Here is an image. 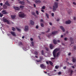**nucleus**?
Returning a JSON list of instances; mask_svg holds the SVG:
<instances>
[{"label":"nucleus","instance_id":"1","mask_svg":"<svg viewBox=\"0 0 76 76\" xmlns=\"http://www.w3.org/2000/svg\"><path fill=\"white\" fill-rule=\"evenodd\" d=\"M59 51V49L58 48H56L53 50V57L55 58L56 57V53H57V51Z\"/></svg>","mask_w":76,"mask_h":76},{"label":"nucleus","instance_id":"2","mask_svg":"<svg viewBox=\"0 0 76 76\" xmlns=\"http://www.w3.org/2000/svg\"><path fill=\"white\" fill-rule=\"evenodd\" d=\"M53 12H55L56 10V9L58 8V4L57 2H55L54 3V6H53Z\"/></svg>","mask_w":76,"mask_h":76},{"label":"nucleus","instance_id":"3","mask_svg":"<svg viewBox=\"0 0 76 76\" xmlns=\"http://www.w3.org/2000/svg\"><path fill=\"white\" fill-rule=\"evenodd\" d=\"M19 13H20V14H19V16L20 18H25V17L26 16V15H25V14L22 12H19Z\"/></svg>","mask_w":76,"mask_h":76},{"label":"nucleus","instance_id":"4","mask_svg":"<svg viewBox=\"0 0 76 76\" xmlns=\"http://www.w3.org/2000/svg\"><path fill=\"white\" fill-rule=\"evenodd\" d=\"M3 21L4 22H7V23L8 24H9V23H10L9 21L8 20H7V19H6V18H3Z\"/></svg>","mask_w":76,"mask_h":76},{"label":"nucleus","instance_id":"5","mask_svg":"<svg viewBox=\"0 0 76 76\" xmlns=\"http://www.w3.org/2000/svg\"><path fill=\"white\" fill-rule=\"evenodd\" d=\"M2 13H3L4 15H6L8 13L7 12V11L5 10H4L1 11Z\"/></svg>","mask_w":76,"mask_h":76},{"label":"nucleus","instance_id":"6","mask_svg":"<svg viewBox=\"0 0 76 76\" xmlns=\"http://www.w3.org/2000/svg\"><path fill=\"white\" fill-rule=\"evenodd\" d=\"M71 23H72V21L70 20H68L67 21H65L66 24H70Z\"/></svg>","mask_w":76,"mask_h":76},{"label":"nucleus","instance_id":"7","mask_svg":"<svg viewBox=\"0 0 76 76\" xmlns=\"http://www.w3.org/2000/svg\"><path fill=\"white\" fill-rule=\"evenodd\" d=\"M25 31H27L28 30H29V27H28V26H25V28L24 29Z\"/></svg>","mask_w":76,"mask_h":76},{"label":"nucleus","instance_id":"8","mask_svg":"<svg viewBox=\"0 0 76 76\" xmlns=\"http://www.w3.org/2000/svg\"><path fill=\"white\" fill-rule=\"evenodd\" d=\"M58 34V31H53L52 33V34H53V35H56V34Z\"/></svg>","mask_w":76,"mask_h":76},{"label":"nucleus","instance_id":"9","mask_svg":"<svg viewBox=\"0 0 76 76\" xmlns=\"http://www.w3.org/2000/svg\"><path fill=\"white\" fill-rule=\"evenodd\" d=\"M10 33L14 37H16V34H15V32L14 31H11Z\"/></svg>","mask_w":76,"mask_h":76},{"label":"nucleus","instance_id":"10","mask_svg":"<svg viewBox=\"0 0 76 76\" xmlns=\"http://www.w3.org/2000/svg\"><path fill=\"white\" fill-rule=\"evenodd\" d=\"M49 46L50 49H53V48H54V45H53L52 44H50Z\"/></svg>","mask_w":76,"mask_h":76},{"label":"nucleus","instance_id":"11","mask_svg":"<svg viewBox=\"0 0 76 76\" xmlns=\"http://www.w3.org/2000/svg\"><path fill=\"white\" fill-rule=\"evenodd\" d=\"M60 27L61 29V30H62V31H63V32H64V31H65V29H64V27H63V26H61Z\"/></svg>","mask_w":76,"mask_h":76},{"label":"nucleus","instance_id":"12","mask_svg":"<svg viewBox=\"0 0 76 76\" xmlns=\"http://www.w3.org/2000/svg\"><path fill=\"white\" fill-rule=\"evenodd\" d=\"M40 67L41 68H45L46 66L44 64H42L40 65Z\"/></svg>","mask_w":76,"mask_h":76},{"label":"nucleus","instance_id":"13","mask_svg":"<svg viewBox=\"0 0 76 76\" xmlns=\"http://www.w3.org/2000/svg\"><path fill=\"white\" fill-rule=\"evenodd\" d=\"M14 8L15 10H20V8L19 7H14Z\"/></svg>","mask_w":76,"mask_h":76},{"label":"nucleus","instance_id":"14","mask_svg":"<svg viewBox=\"0 0 76 76\" xmlns=\"http://www.w3.org/2000/svg\"><path fill=\"white\" fill-rule=\"evenodd\" d=\"M53 43L54 44H57V40H56V39H54L53 41Z\"/></svg>","mask_w":76,"mask_h":76},{"label":"nucleus","instance_id":"15","mask_svg":"<svg viewBox=\"0 0 76 76\" xmlns=\"http://www.w3.org/2000/svg\"><path fill=\"white\" fill-rule=\"evenodd\" d=\"M69 72L70 73L71 75L72 76V75H73V71L72 70H69Z\"/></svg>","mask_w":76,"mask_h":76},{"label":"nucleus","instance_id":"16","mask_svg":"<svg viewBox=\"0 0 76 76\" xmlns=\"http://www.w3.org/2000/svg\"><path fill=\"white\" fill-rule=\"evenodd\" d=\"M5 4H6V5L9 6H10V4L9 3V2L7 1H6V2L5 3Z\"/></svg>","mask_w":76,"mask_h":76},{"label":"nucleus","instance_id":"17","mask_svg":"<svg viewBox=\"0 0 76 76\" xmlns=\"http://www.w3.org/2000/svg\"><path fill=\"white\" fill-rule=\"evenodd\" d=\"M30 24L31 25H34V24H35V23L34 21L32 20H31L30 21Z\"/></svg>","mask_w":76,"mask_h":76},{"label":"nucleus","instance_id":"18","mask_svg":"<svg viewBox=\"0 0 76 76\" xmlns=\"http://www.w3.org/2000/svg\"><path fill=\"white\" fill-rule=\"evenodd\" d=\"M35 3H37V4L38 3H41V1L40 0H36L35 1Z\"/></svg>","mask_w":76,"mask_h":76},{"label":"nucleus","instance_id":"19","mask_svg":"<svg viewBox=\"0 0 76 76\" xmlns=\"http://www.w3.org/2000/svg\"><path fill=\"white\" fill-rule=\"evenodd\" d=\"M11 18L12 19H14L16 18V15H11Z\"/></svg>","mask_w":76,"mask_h":76},{"label":"nucleus","instance_id":"20","mask_svg":"<svg viewBox=\"0 0 76 76\" xmlns=\"http://www.w3.org/2000/svg\"><path fill=\"white\" fill-rule=\"evenodd\" d=\"M19 3H20L22 5H24L25 4V2H24V1H20Z\"/></svg>","mask_w":76,"mask_h":76},{"label":"nucleus","instance_id":"21","mask_svg":"<svg viewBox=\"0 0 76 76\" xmlns=\"http://www.w3.org/2000/svg\"><path fill=\"white\" fill-rule=\"evenodd\" d=\"M32 15L36 17V13L34 12H33L31 13Z\"/></svg>","mask_w":76,"mask_h":76},{"label":"nucleus","instance_id":"22","mask_svg":"<svg viewBox=\"0 0 76 76\" xmlns=\"http://www.w3.org/2000/svg\"><path fill=\"white\" fill-rule=\"evenodd\" d=\"M76 61V59L75 58H73L72 59V62L73 63H75Z\"/></svg>","mask_w":76,"mask_h":76},{"label":"nucleus","instance_id":"23","mask_svg":"<svg viewBox=\"0 0 76 76\" xmlns=\"http://www.w3.org/2000/svg\"><path fill=\"white\" fill-rule=\"evenodd\" d=\"M60 52H58L57 54V55H56V57H58V56H60Z\"/></svg>","mask_w":76,"mask_h":76},{"label":"nucleus","instance_id":"24","mask_svg":"<svg viewBox=\"0 0 76 76\" xmlns=\"http://www.w3.org/2000/svg\"><path fill=\"white\" fill-rule=\"evenodd\" d=\"M7 7L4 4L3 5V9H7Z\"/></svg>","mask_w":76,"mask_h":76},{"label":"nucleus","instance_id":"25","mask_svg":"<svg viewBox=\"0 0 76 76\" xmlns=\"http://www.w3.org/2000/svg\"><path fill=\"white\" fill-rule=\"evenodd\" d=\"M49 63L50 64V65H51V66H52L53 65V62H52V61H49Z\"/></svg>","mask_w":76,"mask_h":76},{"label":"nucleus","instance_id":"26","mask_svg":"<svg viewBox=\"0 0 76 76\" xmlns=\"http://www.w3.org/2000/svg\"><path fill=\"white\" fill-rule=\"evenodd\" d=\"M46 16L47 17V18L48 19H49V15H48V14H47V13H46L45 14Z\"/></svg>","mask_w":76,"mask_h":76},{"label":"nucleus","instance_id":"27","mask_svg":"<svg viewBox=\"0 0 76 76\" xmlns=\"http://www.w3.org/2000/svg\"><path fill=\"white\" fill-rule=\"evenodd\" d=\"M12 30L13 31H16V28L15 27H12Z\"/></svg>","mask_w":76,"mask_h":76},{"label":"nucleus","instance_id":"28","mask_svg":"<svg viewBox=\"0 0 76 76\" xmlns=\"http://www.w3.org/2000/svg\"><path fill=\"white\" fill-rule=\"evenodd\" d=\"M40 25L41 27H44V24H43V23H41Z\"/></svg>","mask_w":76,"mask_h":76},{"label":"nucleus","instance_id":"29","mask_svg":"<svg viewBox=\"0 0 76 76\" xmlns=\"http://www.w3.org/2000/svg\"><path fill=\"white\" fill-rule=\"evenodd\" d=\"M36 13L37 15H39V12H38V11L36 10Z\"/></svg>","mask_w":76,"mask_h":76},{"label":"nucleus","instance_id":"30","mask_svg":"<svg viewBox=\"0 0 76 76\" xmlns=\"http://www.w3.org/2000/svg\"><path fill=\"white\" fill-rule=\"evenodd\" d=\"M18 45H22V42H20L18 43Z\"/></svg>","mask_w":76,"mask_h":76},{"label":"nucleus","instance_id":"31","mask_svg":"<svg viewBox=\"0 0 76 76\" xmlns=\"http://www.w3.org/2000/svg\"><path fill=\"white\" fill-rule=\"evenodd\" d=\"M41 53L42 54V55H44V50H42L41 51Z\"/></svg>","mask_w":76,"mask_h":76},{"label":"nucleus","instance_id":"32","mask_svg":"<svg viewBox=\"0 0 76 76\" xmlns=\"http://www.w3.org/2000/svg\"><path fill=\"white\" fill-rule=\"evenodd\" d=\"M31 44H32V47H34V42H31Z\"/></svg>","mask_w":76,"mask_h":76},{"label":"nucleus","instance_id":"33","mask_svg":"<svg viewBox=\"0 0 76 76\" xmlns=\"http://www.w3.org/2000/svg\"><path fill=\"white\" fill-rule=\"evenodd\" d=\"M20 9H23V7H24V6H20Z\"/></svg>","mask_w":76,"mask_h":76},{"label":"nucleus","instance_id":"34","mask_svg":"<svg viewBox=\"0 0 76 76\" xmlns=\"http://www.w3.org/2000/svg\"><path fill=\"white\" fill-rule=\"evenodd\" d=\"M73 38H72V37H70V40L71 41H73Z\"/></svg>","mask_w":76,"mask_h":76},{"label":"nucleus","instance_id":"35","mask_svg":"<svg viewBox=\"0 0 76 76\" xmlns=\"http://www.w3.org/2000/svg\"><path fill=\"white\" fill-rule=\"evenodd\" d=\"M45 48L47 51H48V50H49V48H47L46 47H45Z\"/></svg>","mask_w":76,"mask_h":76},{"label":"nucleus","instance_id":"36","mask_svg":"<svg viewBox=\"0 0 76 76\" xmlns=\"http://www.w3.org/2000/svg\"><path fill=\"white\" fill-rule=\"evenodd\" d=\"M61 74V72H59L58 73V75H60Z\"/></svg>","mask_w":76,"mask_h":76},{"label":"nucleus","instance_id":"37","mask_svg":"<svg viewBox=\"0 0 76 76\" xmlns=\"http://www.w3.org/2000/svg\"><path fill=\"white\" fill-rule=\"evenodd\" d=\"M45 9V6H43L42 7V9L44 10Z\"/></svg>","mask_w":76,"mask_h":76},{"label":"nucleus","instance_id":"38","mask_svg":"<svg viewBox=\"0 0 76 76\" xmlns=\"http://www.w3.org/2000/svg\"><path fill=\"white\" fill-rule=\"evenodd\" d=\"M3 14L1 13H0V17L1 18V17H2V16H3Z\"/></svg>","mask_w":76,"mask_h":76},{"label":"nucleus","instance_id":"39","mask_svg":"<svg viewBox=\"0 0 76 76\" xmlns=\"http://www.w3.org/2000/svg\"><path fill=\"white\" fill-rule=\"evenodd\" d=\"M50 31V28H48V30L47 31V32H49Z\"/></svg>","mask_w":76,"mask_h":76},{"label":"nucleus","instance_id":"40","mask_svg":"<svg viewBox=\"0 0 76 76\" xmlns=\"http://www.w3.org/2000/svg\"><path fill=\"white\" fill-rule=\"evenodd\" d=\"M16 29L17 30V31H19V32H20V29L18 28H16Z\"/></svg>","mask_w":76,"mask_h":76},{"label":"nucleus","instance_id":"41","mask_svg":"<svg viewBox=\"0 0 76 76\" xmlns=\"http://www.w3.org/2000/svg\"><path fill=\"white\" fill-rule=\"evenodd\" d=\"M55 58H55V57H54V58H50V59L51 60H54V59H55Z\"/></svg>","mask_w":76,"mask_h":76},{"label":"nucleus","instance_id":"42","mask_svg":"<svg viewBox=\"0 0 76 76\" xmlns=\"http://www.w3.org/2000/svg\"><path fill=\"white\" fill-rule=\"evenodd\" d=\"M40 22H44V20L43 19H42L40 20Z\"/></svg>","mask_w":76,"mask_h":76},{"label":"nucleus","instance_id":"43","mask_svg":"<svg viewBox=\"0 0 76 76\" xmlns=\"http://www.w3.org/2000/svg\"><path fill=\"white\" fill-rule=\"evenodd\" d=\"M64 39L65 41H67V37H65Z\"/></svg>","mask_w":76,"mask_h":76},{"label":"nucleus","instance_id":"44","mask_svg":"<svg viewBox=\"0 0 76 76\" xmlns=\"http://www.w3.org/2000/svg\"><path fill=\"white\" fill-rule=\"evenodd\" d=\"M52 15L53 17H54V13H52Z\"/></svg>","mask_w":76,"mask_h":76},{"label":"nucleus","instance_id":"45","mask_svg":"<svg viewBox=\"0 0 76 76\" xmlns=\"http://www.w3.org/2000/svg\"><path fill=\"white\" fill-rule=\"evenodd\" d=\"M38 28H39V27H38V26L37 25L36 27V29H38Z\"/></svg>","mask_w":76,"mask_h":76},{"label":"nucleus","instance_id":"46","mask_svg":"<svg viewBox=\"0 0 76 76\" xmlns=\"http://www.w3.org/2000/svg\"><path fill=\"white\" fill-rule=\"evenodd\" d=\"M46 63L47 64H48V65H49V62H48V61H46Z\"/></svg>","mask_w":76,"mask_h":76},{"label":"nucleus","instance_id":"47","mask_svg":"<svg viewBox=\"0 0 76 76\" xmlns=\"http://www.w3.org/2000/svg\"><path fill=\"white\" fill-rule=\"evenodd\" d=\"M38 38L39 39L41 40V37L39 36H38Z\"/></svg>","mask_w":76,"mask_h":76},{"label":"nucleus","instance_id":"48","mask_svg":"<svg viewBox=\"0 0 76 76\" xmlns=\"http://www.w3.org/2000/svg\"><path fill=\"white\" fill-rule=\"evenodd\" d=\"M66 66H64L63 67V69H64V70H65V69H66Z\"/></svg>","mask_w":76,"mask_h":76},{"label":"nucleus","instance_id":"49","mask_svg":"<svg viewBox=\"0 0 76 76\" xmlns=\"http://www.w3.org/2000/svg\"><path fill=\"white\" fill-rule=\"evenodd\" d=\"M55 68L56 69H58V66H55Z\"/></svg>","mask_w":76,"mask_h":76},{"label":"nucleus","instance_id":"50","mask_svg":"<svg viewBox=\"0 0 76 76\" xmlns=\"http://www.w3.org/2000/svg\"><path fill=\"white\" fill-rule=\"evenodd\" d=\"M49 24H50V25H52V23H51V22H50L49 23Z\"/></svg>","mask_w":76,"mask_h":76},{"label":"nucleus","instance_id":"51","mask_svg":"<svg viewBox=\"0 0 76 76\" xmlns=\"http://www.w3.org/2000/svg\"><path fill=\"white\" fill-rule=\"evenodd\" d=\"M30 40L31 41H33V40H34V39H33V38H31L30 39Z\"/></svg>","mask_w":76,"mask_h":76},{"label":"nucleus","instance_id":"52","mask_svg":"<svg viewBox=\"0 0 76 76\" xmlns=\"http://www.w3.org/2000/svg\"><path fill=\"white\" fill-rule=\"evenodd\" d=\"M26 1H27V3H31L30 1H28V0H26Z\"/></svg>","mask_w":76,"mask_h":76},{"label":"nucleus","instance_id":"53","mask_svg":"<svg viewBox=\"0 0 76 76\" xmlns=\"http://www.w3.org/2000/svg\"><path fill=\"white\" fill-rule=\"evenodd\" d=\"M74 50H76V47L75 46L74 47Z\"/></svg>","mask_w":76,"mask_h":76},{"label":"nucleus","instance_id":"54","mask_svg":"<svg viewBox=\"0 0 76 76\" xmlns=\"http://www.w3.org/2000/svg\"><path fill=\"white\" fill-rule=\"evenodd\" d=\"M35 55H38V52H36L35 53Z\"/></svg>","mask_w":76,"mask_h":76},{"label":"nucleus","instance_id":"55","mask_svg":"<svg viewBox=\"0 0 76 76\" xmlns=\"http://www.w3.org/2000/svg\"><path fill=\"white\" fill-rule=\"evenodd\" d=\"M73 19L74 20H76V17H74Z\"/></svg>","mask_w":76,"mask_h":76},{"label":"nucleus","instance_id":"56","mask_svg":"<svg viewBox=\"0 0 76 76\" xmlns=\"http://www.w3.org/2000/svg\"><path fill=\"white\" fill-rule=\"evenodd\" d=\"M73 4H74L75 5H76V3L75 2H73Z\"/></svg>","mask_w":76,"mask_h":76},{"label":"nucleus","instance_id":"57","mask_svg":"<svg viewBox=\"0 0 76 76\" xmlns=\"http://www.w3.org/2000/svg\"><path fill=\"white\" fill-rule=\"evenodd\" d=\"M40 60H42V57H40Z\"/></svg>","mask_w":76,"mask_h":76},{"label":"nucleus","instance_id":"58","mask_svg":"<svg viewBox=\"0 0 76 76\" xmlns=\"http://www.w3.org/2000/svg\"><path fill=\"white\" fill-rule=\"evenodd\" d=\"M64 37V36H63V35H61V38H63Z\"/></svg>","mask_w":76,"mask_h":76},{"label":"nucleus","instance_id":"59","mask_svg":"<svg viewBox=\"0 0 76 76\" xmlns=\"http://www.w3.org/2000/svg\"><path fill=\"white\" fill-rule=\"evenodd\" d=\"M41 11H42V12H44V10H41Z\"/></svg>","mask_w":76,"mask_h":76},{"label":"nucleus","instance_id":"60","mask_svg":"<svg viewBox=\"0 0 76 76\" xmlns=\"http://www.w3.org/2000/svg\"><path fill=\"white\" fill-rule=\"evenodd\" d=\"M34 7H36V5H35V4H34Z\"/></svg>","mask_w":76,"mask_h":76},{"label":"nucleus","instance_id":"61","mask_svg":"<svg viewBox=\"0 0 76 76\" xmlns=\"http://www.w3.org/2000/svg\"><path fill=\"white\" fill-rule=\"evenodd\" d=\"M0 6H3V3H1L0 4Z\"/></svg>","mask_w":76,"mask_h":76},{"label":"nucleus","instance_id":"62","mask_svg":"<svg viewBox=\"0 0 76 76\" xmlns=\"http://www.w3.org/2000/svg\"><path fill=\"white\" fill-rule=\"evenodd\" d=\"M66 60L67 61H69V58H66Z\"/></svg>","mask_w":76,"mask_h":76},{"label":"nucleus","instance_id":"63","mask_svg":"<svg viewBox=\"0 0 76 76\" xmlns=\"http://www.w3.org/2000/svg\"><path fill=\"white\" fill-rule=\"evenodd\" d=\"M57 41H58V42H59V43L60 42V41L59 40H58Z\"/></svg>","mask_w":76,"mask_h":76},{"label":"nucleus","instance_id":"64","mask_svg":"<svg viewBox=\"0 0 76 76\" xmlns=\"http://www.w3.org/2000/svg\"><path fill=\"white\" fill-rule=\"evenodd\" d=\"M68 55L69 56H70V55H71V53H69V54H68Z\"/></svg>","mask_w":76,"mask_h":76}]
</instances>
